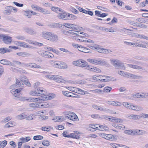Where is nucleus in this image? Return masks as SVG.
Here are the masks:
<instances>
[{"instance_id":"nucleus-1","label":"nucleus","mask_w":148,"mask_h":148,"mask_svg":"<svg viewBox=\"0 0 148 148\" xmlns=\"http://www.w3.org/2000/svg\"><path fill=\"white\" fill-rule=\"evenodd\" d=\"M45 93V90L42 87H38L37 89L30 91L29 94V95L32 96H38L43 95Z\"/></svg>"},{"instance_id":"nucleus-2","label":"nucleus","mask_w":148,"mask_h":148,"mask_svg":"<svg viewBox=\"0 0 148 148\" xmlns=\"http://www.w3.org/2000/svg\"><path fill=\"white\" fill-rule=\"evenodd\" d=\"M87 61L90 63L96 65L103 66L107 64V62L105 60L97 59L96 58L88 59Z\"/></svg>"},{"instance_id":"nucleus-3","label":"nucleus","mask_w":148,"mask_h":148,"mask_svg":"<svg viewBox=\"0 0 148 148\" xmlns=\"http://www.w3.org/2000/svg\"><path fill=\"white\" fill-rule=\"evenodd\" d=\"M65 116L66 118L68 119L73 121H77L79 119L77 115L74 112L68 111L65 112Z\"/></svg>"},{"instance_id":"nucleus-4","label":"nucleus","mask_w":148,"mask_h":148,"mask_svg":"<svg viewBox=\"0 0 148 148\" xmlns=\"http://www.w3.org/2000/svg\"><path fill=\"white\" fill-rule=\"evenodd\" d=\"M15 85H11L10 87V91L11 93L14 96L17 97L20 96V93L23 89L22 88H18L16 87Z\"/></svg>"},{"instance_id":"nucleus-5","label":"nucleus","mask_w":148,"mask_h":148,"mask_svg":"<svg viewBox=\"0 0 148 148\" xmlns=\"http://www.w3.org/2000/svg\"><path fill=\"white\" fill-rule=\"evenodd\" d=\"M122 104L126 108L134 110L139 111L143 109L140 106H134L126 102H123Z\"/></svg>"},{"instance_id":"nucleus-6","label":"nucleus","mask_w":148,"mask_h":148,"mask_svg":"<svg viewBox=\"0 0 148 148\" xmlns=\"http://www.w3.org/2000/svg\"><path fill=\"white\" fill-rule=\"evenodd\" d=\"M111 64L114 66L122 68H124V64L118 60L112 59L110 60Z\"/></svg>"},{"instance_id":"nucleus-7","label":"nucleus","mask_w":148,"mask_h":148,"mask_svg":"<svg viewBox=\"0 0 148 148\" xmlns=\"http://www.w3.org/2000/svg\"><path fill=\"white\" fill-rule=\"evenodd\" d=\"M53 33L49 32L44 31L41 34V36L43 38L50 41Z\"/></svg>"},{"instance_id":"nucleus-8","label":"nucleus","mask_w":148,"mask_h":148,"mask_svg":"<svg viewBox=\"0 0 148 148\" xmlns=\"http://www.w3.org/2000/svg\"><path fill=\"white\" fill-rule=\"evenodd\" d=\"M56 96L55 94L51 93L47 94V95H44L41 96L40 99L41 100V102L42 101L47 100H48L54 98Z\"/></svg>"},{"instance_id":"nucleus-9","label":"nucleus","mask_w":148,"mask_h":148,"mask_svg":"<svg viewBox=\"0 0 148 148\" xmlns=\"http://www.w3.org/2000/svg\"><path fill=\"white\" fill-rule=\"evenodd\" d=\"M22 66L36 69H40L41 68V67L40 65L34 63H23L22 64Z\"/></svg>"},{"instance_id":"nucleus-10","label":"nucleus","mask_w":148,"mask_h":148,"mask_svg":"<svg viewBox=\"0 0 148 148\" xmlns=\"http://www.w3.org/2000/svg\"><path fill=\"white\" fill-rule=\"evenodd\" d=\"M0 38L3 39L4 42L6 44H10L12 41V38L8 36L2 35H0Z\"/></svg>"},{"instance_id":"nucleus-11","label":"nucleus","mask_w":148,"mask_h":148,"mask_svg":"<svg viewBox=\"0 0 148 148\" xmlns=\"http://www.w3.org/2000/svg\"><path fill=\"white\" fill-rule=\"evenodd\" d=\"M67 13L65 12L63 10L62 11H60L57 15V17L59 19L67 20Z\"/></svg>"},{"instance_id":"nucleus-12","label":"nucleus","mask_w":148,"mask_h":148,"mask_svg":"<svg viewBox=\"0 0 148 148\" xmlns=\"http://www.w3.org/2000/svg\"><path fill=\"white\" fill-rule=\"evenodd\" d=\"M40 99L41 97L38 98L29 97L27 98V101L30 102H35L38 103H41L42 102Z\"/></svg>"},{"instance_id":"nucleus-13","label":"nucleus","mask_w":148,"mask_h":148,"mask_svg":"<svg viewBox=\"0 0 148 148\" xmlns=\"http://www.w3.org/2000/svg\"><path fill=\"white\" fill-rule=\"evenodd\" d=\"M83 60L82 59H79L73 62V64L76 66L83 67Z\"/></svg>"},{"instance_id":"nucleus-14","label":"nucleus","mask_w":148,"mask_h":148,"mask_svg":"<svg viewBox=\"0 0 148 148\" xmlns=\"http://www.w3.org/2000/svg\"><path fill=\"white\" fill-rule=\"evenodd\" d=\"M54 81L58 83H65L66 81L62 77H59L57 75H55Z\"/></svg>"},{"instance_id":"nucleus-15","label":"nucleus","mask_w":148,"mask_h":148,"mask_svg":"<svg viewBox=\"0 0 148 148\" xmlns=\"http://www.w3.org/2000/svg\"><path fill=\"white\" fill-rule=\"evenodd\" d=\"M51 63L53 66L54 67L60 69L61 61H55L51 60Z\"/></svg>"},{"instance_id":"nucleus-16","label":"nucleus","mask_w":148,"mask_h":148,"mask_svg":"<svg viewBox=\"0 0 148 148\" xmlns=\"http://www.w3.org/2000/svg\"><path fill=\"white\" fill-rule=\"evenodd\" d=\"M101 75V81L109 82L112 81L113 80V77H112Z\"/></svg>"},{"instance_id":"nucleus-17","label":"nucleus","mask_w":148,"mask_h":148,"mask_svg":"<svg viewBox=\"0 0 148 148\" xmlns=\"http://www.w3.org/2000/svg\"><path fill=\"white\" fill-rule=\"evenodd\" d=\"M0 63L3 64L5 65L13 66L14 64L12 62L6 59H2L0 61Z\"/></svg>"},{"instance_id":"nucleus-18","label":"nucleus","mask_w":148,"mask_h":148,"mask_svg":"<svg viewBox=\"0 0 148 148\" xmlns=\"http://www.w3.org/2000/svg\"><path fill=\"white\" fill-rule=\"evenodd\" d=\"M62 92L63 94L64 95L67 97H78L77 96H73V95H75L73 93L71 92H68L67 91H62Z\"/></svg>"},{"instance_id":"nucleus-19","label":"nucleus","mask_w":148,"mask_h":148,"mask_svg":"<svg viewBox=\"0 0 148 148\" xmlns=\"http://www.w3.org/2000/svg\"><path fill=\"white\" fill-rule=\"evenodd\" d=\"M45 49L46 51H52L57 55H59L60 54V52L59 51L51 47H45Z\"/></svg>"},{"instance_id":"nucleus-20","label":"nucleus","mask_w":148,"mask_h":148,"mask_svg":"<svg viewBox=\"0 0 148 148\" xmlns=\"http://www.w3.org/2000/svg\"><path fill=\"white\" fill-rule=\"evenodd\" d=\"M26 41L30 44L34 45H37L39 46H42L43 44L37 42H34V41L30 40H27Z\"/></svg>"},{"instance_id":"nucleus-21","label":"nucleus","mask_w":148,"mask_h":148,"mask_svg":"<svg viewBox=\"0 0 148 148\" xmlns=\"http://www.w3.org/2000/svg\"><path fill=\"white\" fill-rule=\"evenodd\" d=\"M64 117L63 116H56L52 119L55 122H62L64 121Z\"/></svg>"},{"instance_id":"nucleus-22","label":"nucleus","mask_w":148,"mask_h":148,"mask_svg":"<svg viewBox=\"0 0 148 148\" xmlns=\"http://www.w3.org/2000/svg\"><path fill=\"white\" fill-rule=\"evenodd\" d=\"M38 51L39 53L42 56L47 58L48 55V54L49 53V52L47 51L46 50L45 51L43 50H41Z\"/></svg>"},{"instance_id":"nucleus-23","label":"nucleus","mask_w":148,"mask_h":148,"mask_svg":"<svg viewBox=\"0 0 148 148\" xmlns=\"http://www.w3.org/2000/svg\"><path fill=\"white\" fill-rule=\"evenodd\" d=\"M26 117V115L24 113L18 115L16 116V118L18 120H21L25 119Z\"/></svg>"},{"instance_id":"nucleus-24","label":"nucleus","mask_w":148,"mask_h":148,"mask_svg":"<svg viewBox=\"0 0 148 148\" xmlns=\"http://www.w3.org/2000/svg\"><path fill=\"white\" fill-rule=\"evenodd\" d=\"M128 67L136 69H143L142 67L137 65H133L131 64H127Z\"/></svg>"},{"instance_id":"nucleus-25","label":"nucleus","mask_w":148,"mask_h":148,"mask_svg":"<svg viewBox=\"0 0 148 148\" xmlns=\"http://www.w3.org/2000/svg\"><path fill=\"white\" fill-rule=\"evenodd\" d=\"M108 104L110 105H112L114 106H120L121 105V103L118 101H109Z\"/></svg>"},{"instance_id":"nucleus-26","label":"nucleus","mask_w":148,"mask_h":148,"mask_svg":"<svg viewBox=\"0 0 148 148\" xmlns=\"http://www.w3.org/2000/svg\"><path fill=\"white\" fill-rule=\"evenodd\" d=\"M16 125V123L13 121H10L5 125V127L6 128L13 127Z\"/></svg>"},{"instance_id":"nucleus-27","label":"nucleus","mask_w":148,"mask_h":148,"mask_svg":"<svg viewBox=\"0 0 148 148\" xmlns=\"http://www.w3.org/2000/svg\"><path fill=\"white\" fill-rule=\"evenodd\" d=\"M12 85H15L16 87L18 88L21 87L22 88L23 87V83L21 84L20 83V80L18 79H16V84Z\"/></svg>"},{"instance_id":"nucleus-28","label":"nucleus","mask_w":148,"mask_h":148,"mask_svg":"<svg viewBox=\"0 0 148 148\" xmlns=\"http://www.w3.org/2000/svg\"><path fill=\"white\" fill-rule=\"evenodd\" d=\"M62 25L64 26L67 28H71L72 29H74L75 28V25L73 24L67 23H63Z\"/></svg>"},{"instance_id":"nucleus-29","label":"nucleus","mask_w":148,"mask_h":148,"mask_svg":"<svg viewBox=\"0 0 148 148\" xmlns=\"http://www.w3.org/2000/svg\"><path fill=\"white\" fill-rule=\"evenodd\" d=\"M80 34L77 35V36L73 37V38L76 40L78 42H82L83 40V38L82 36H80Z\"/></svg>"},{"instance_id":"nucleus-30","label":"nucleus","mask_w":148,"mask_h":148,"mask_svg":"<svg viewBox=\"0 0 148 148\" xmlns=\"http://www.w3.org/2000/svg\"><path fill=\"white\" fill-rule=\"evenodd\" d=\"M5 9H9L11 12L16 13L17 12V9L14 7L12 6H7L5 8Z\"/></svg>"},{"instance_id":"nucleus-31","label":"nucleus","mask_w":148,"mask_h":148,"mask_svg":"<svg viewBox=\"0 0 148 148\" xmlns=\"http://www.w3.org/2000/svg\"><path fill=\"white\" fill-rule=\"evenodd\" d=\"M31 138L29 136H28L25 138H21L19 140L23 143H25L31 140Z\"/></svg>"},{"instance_id":"nucleus-32","label":"nucleus","mask_w":148,"mask_h":148,"mask_svg":"<svg viewBox=\"0 0 148 148\" xmlns=\"http://www.w3.org/2000/svg\"><path fill=\"white\" fill-rule=\"evenodd\" d=\"M67 20H74L77 19V17L74 15L67 13Z\"/></svg>"},{"instance_id":"nucleus-33","label":"nucleus","mask_w":148,"mask_h":148,"mask_svg":"<svg viewBox=\"0 0 148 148\" xmlns=\"http://www.w3.org/2000/svg\"><path fill=\"white\" fill-rule=\"evenodd\" d=\"M11 51V50L6 48H1L0 49V53L2 54L6 52H9Z\"/></svg>"},{"instance_id":"nucleus-34","label":"nucleus","mask_w":148,"mask_h":148,"mask_svg":"<svg viewBox=\"0 0 148 148\" xmlns=\"http://www.w3.org/2000/svg\"><path fill=\"white\" fill-rule=\"evenodd\" d=\"M16 54L20 56L26 57L29 56V54L26 52H20L16 53Z\"/></svg>"},{"instance_id":"nucleus-35","label":"nucleus","mask_w":148,"mask_h":148,"mask_svg":"<svg viewBox=\"0 0 148 148\" xmlns=\"http://www.w3.org/2000/svg\"><path fill=\"white\" fill-rule=\"evenodd\" d=\"M51 9L52 11L59 13L60 11H62V9L58 7L53 6L51 7Z\"/></svg>"},{"instance_id":"nucleus-36","label":"nucleus","mask_w":148,"mask_h":148,"mask_svg":"<svg viewBox=\"0 0 148 148\" xmlns=\"http://www.w3.org/2000/svg\"><path fill=\"white\" fill-rule=\"evenodd\" d=\"M20 47H22L27 48H31L32 47L31 46H30L26 43L22 42H21Z\"/></svg>"},{"instance_id":"nucleus-37","label":"nucleus","mask_w":148,"mask_h":148,"mask_svg":"<svg viewBox=\"0 0 148 148\" xmlns=\"http://www.w3.org/2000/svg\"><path fill=\"white\" fill-rule=\"evenodd\" d=\"M58 40V36L53 33L50 41L52 42H57Z\"/></svg>"},{"instance_id":"nucleus-38","label":"nucleus","mask_w":148,"mask_h":148,"mask_svg":"<svg viewBox=\"0 0 148 148\" xmlns=\"http://www.w3.org/2000/svg\"><path fill=\"white\" fill-rule=\"evenodd\" d=\"M25 31L27 33L31 35L36 34V31L31 29L26 28Z\"/></svg>"},{"instance_id":"nucleus-39","label":"nucleus","mask_w":148,"mask_h":148,"mask_svg":"<svg viewBox=\"0 0 148 148\" xmlns=\"http://www.w3.org/2000/svg\"><path fill=\"white\" fill-rule=\"evenodd\" d=\"M36 115L34 114H31L28 116L26 115L25 119L27 120L31 121L35 119L36 118Z\"/></svg>"},{"instance_id":"nucleus-40","label":"nucleus","mask_w":148,"mask_h":148,"mask_svg":"<svg viewBox=\"0 0 148 148\" xmlns=\"http://www.w3.org/2000/svg\"><path fill=\"white\" fill-rule=\"evenodd\" d=\"M109 130L108 127L107 126L105 125H99V130L102 131H106Z\"/></svg>"},{"instance_id":"nucleus-41","label":"nucleus","mask_w":148,"mask_h":148,"mask_svg":"<svg viewBox=\"0 0 148 148\" xmlns=\"http://www.w3.org/2000/svg\"><path fill=\"white\" fill-rule=\"evenodd\" d=\"M134 36L136 37L139 38H143L148 40V37L143 35H140L138 34H135Z\"/></svg>"},{"instance_id":"nucleus-42","label":"nucleus","mask_w":148,"mask_h":148,"mask_svg":"<svg viewBox=\"0 0 148 148\" xmlns=\"http://www.w3.org/2000/svg\"><path fill=\"white\" fill-rule=\"evenodd\" d=\"M69 34H71L74 35H78L79 34L83 35V32H80L76 31H72L69 30Z\"/></svg>"},{"instance_id":"nucleus-43","label":"nucleus","mask_w":148,"mask_h":148,"mask_svg":"<svg viewBox=\"0 0 148 148\" xmlns=\"http://www.w3.org/2000/svg\"><path fill=\"white\" fill-rule=\"evenodd\" d=\"M105 139L108 140L113 141L114 140V136L111 134H107Z\"/></svg>"},{"instance_id":"nucleus-44","label":"nucleus","mask_w":148,"mask_h":148,"mask_svg":"<svg viewBox=\"0 0 148 148\" xmlns=\"http://www.w3.org/2000/svg\"><path fill=\"white\" fill-rule=\"evenodd\" d=\"M118 73L123 76L125 77H128L129 73L126 72H125L123 71H119L118 72Z\"/></svg>"},{"instance_id":"nucleus-45","label":"nucleus","mask_w":148,"mask_h":148,"mask_svg":"<svg viewBox=\"0 0 148 148\" xmlns=\"http://www.w3.org/2000/svg\"><path fill=\"white\" fill-rule=\"evenodd\" d=\"M127 117L130 119H138V115H127Z\"/></svg>"},{"instance_id":"nucleus-46","label":"nucleus","mask_w":148,"mask_h":148,"mask_svg":"<svg viewBox=\"0 0 148 148\" xmlns=\"http://www.w3.org/2000/svg\"><path fill=\"white\" fill-rule=\"evenodd\" d=\"M51 27L52 28L61 27L62 25L58 23H55L51 24Z\"/></svg>"},{"instance_id":"nucleus-47","label":"nucleus","mask_w":148,"mask_h":148,"mask_svg":"<svg viewBox=\"0 0 148 148\" xmlns=\"http://www.w3.org/2000/svg\"><path fill=\"white\" fill-rule=\"evenodd\" d=\"M31 11L29 10L26 11L24 12V15L28 18H30L32 15Z\"/></svg>"},{"instance_id":"nucleus-48","label":"nucleus","mask_w":148,"mask_h":148,"mask_svg":"<svg viewBox=\"0 0 148 148\" xmlns=\"http://www.w3.org/2000/svg\"><path fill=\"white\" fill-rule=\"evenodd\" d=\"M60 69H67L68 68V66L66 63L64 62L61 61Z\"/></svg>"},{"instance_id":"nucleus-49","label":"nucleus","mask_w":148,"mask_h":148,"mask_svg":"<svg viewBox=\"0 0 148 148\" xmlns=\"http://www.w3.org/2000/svg\"><path fill=\"white\" fill-rule=\"evenodd\" d=\"M52 129V128L51 127H43L41 128V129L43 131H49L51 130Z\"/></svg>"},{"instance_id":"nucleus-50","label":"nucleus","mask_w":148,"mask_h":148,"mask_svg":"<svg viewBox=\"0 0 148 148\" xmlns=\"http://www.w3.org/2000/svg\"><path fill=\"white\" fill-rule=\"evenodd\" d=\"M128 77H132L133 78H141L142 77L141 76H137L135 75H133V74L129 73L128 75Z\"/></svg>"},{"instance_id":"nucleus-51","label":"nucleus","mask_w":148,"mask_h":148,"mask_svg":"<svg viewBox=\"0 0 148 148\" xmlns=\"http://www.w3.org/2000/svg\"><path fill=\"white\" fill-rule=\"evenodd\" d=\"M43 137L41 135H37L34 137L33 139L35 140H39L43 139Z\"/></svg>"},{"instance_id":"nucleus-52","label":"nucleus","mask_w":148,"mask_h":148,"mask_svg":"<svg viewBox=\"0 0 148 148\" xmlns=\"http://www.w3.org/2000/svg\"><path fill=\"white\" fill-rule=\"evenodd\" d=\"M101 75H99L97 76L94 75L92 76V78L94 80H95L98 81H101Z\"/></svg>"},{"instance_id":"nucleus-53","label":"nucleus","mask_w":148,"mask_h":148,"mask_svg":"<svg viewBox=\"0 0 148 148\" xmlns=\"http://www.w3.org/2000/svg\"><path fill=\"white\" fill-rule=\"evenodd\" d=\"M7 142L6 140H4L2 142H1L0 144V148H3L6 145Z\"/></svg>"},{"instance_id":"nucleus-54","label":"nucleus","mask_w":148,"mask_h":148,"mask_svg":"<svg viewBox=\"0 0 148 148\" xmlns=\"http://www.w3.org/2000/svg\"><path fill=\"white\" fill-rule=\"evenodd\" d=\"M23 82L24 84L26 85L28 87H30L31 86V83L29 82L28 79L27 80H25V79H23Z\"/></svg>"},{"instance_id":"nucleus-55","label":"nucleus","mask_w":148,"mask_h":148,"mask_svg":"<svg viewBox=\"0 0 148 148\" xmlns=\"http://www.w3.org/2000/svg\"><path fill=\"white\" fill-rule=\"evenodd\" d=\"M66 88L69 90L75 92L76 87L72 86H66Z\"/></svg>"},{"instance_id":"nucleus-56","label":"nucleus","mask_w":148,"mask_h":148,"mask_svg":"<svg viewBox=\"0 0 148 148\" xmlns=\"http://www.w3.org/2000/svg\"><path fill=\"white\" fill-rule=\"evenodd\" d=\"M42 144L46 146H48L50 145V142L47 140H44L42 142Z\"/></svg>"},{"instance_id":"nucleus-57","label":"nucleus","mask_w":148,"mask_h":148,"mask_svg":"<svg viewBox=\"0 0 148 148\" xmlns=\"http://www.w3.org/2000/svg\"><path fill=\"white\" fill-rule=\"evenodd\" d=\"M55 75H46L45 76V77L46 78L54 80Z\"/></svg>"},{"instance_id":"nucleus-58","label":"nucleus","mask_w":148,"mask_h":148,"mask_svg":"<svg viewBox=\"0 0 148 148\" xmlns=\"http://www.w3.org/2000/svg\"><path fill=\"white\" fill-rule=\"evenodd\" d=\"M75 92L81 94H82L83 91L82 89L76 87Z\"/></svg>"},{"instance_id":"nucleus-59","label":"nucleus","mask_w":148,"mask_h":148,"mask_svg":"<svg viewBox=\"0 0 148 148\" xmlns=\"http://www.w3.org/2000/svg\"><path fill=\"white\" fill-rule=\"evenodd\" d=\"M123 121L121 119H119L118 118L114 117V120L113 122L118 123V122H122Z\"/></svg>"},{"instance_id":"nucleus-60","label":"nucleus","mask_w":148,"mask_h":148,"mask_svg":"<svg viewBox=\"0 0 148 148\" xmlns=\"http://www.w3.org/2000/svg\"><path fill=\"white\" fill-rule=\"evenodd\" d=\"M133 132L134 130H127L125 131V133L129 135H134Z\"/></svg>"},{"instance_id":"nucleus-61","label":"nucleus","mask_w":148,"mask_h":148,"mask_svg":"<svg viewBox=\"0 0 148 148\" xmlns=\"http://www.w3.org/2000/svg\"><path fill=\"white\" fill-rule=\"evenodd\" d=\"M89 126L90 128L91 129H94L95 130H99V128L98 127H96L95 124H90L89 125Z\"/></svg>"},{"instance_id":"nucleus-62","label":"nucleus","mask_w":148,"mask_h":148,"mask_svg":"<svg viewBox=\"0 0 148 148\" xmlns=\"http://www.w3.org/2000/svg\"><path fill=\"white\" fill-rule=\"evenodd\" d=\"M84 13L88 14L89 15L91 16L93 15V13L92 11L90 10L87 11L85 9H84Z\"/></svg>"},{"instance_id":"nucleus-63","label":"nucleus","mask_w":148,"mask_h":148,"mask_svg":"<svg viewBox=\"0 0 148 148\" xmlns=\"http://www.w3.org/2000/svg\"><path fill=\"white\" fill-rule=\"evenodd\" d=\"M16 38L18 40H23L25 39V37L21 35L18 36L16 37Z\"/></svg>"},{"instance_id":"nucleus-64","label":"nucleus","mask_w":148,"mask_h":148,"mask_svg":"<svg viewBox=\"0 0 148 148\" xmlns=\"http://www.w3.org/2000/svg\"><path fill=\"white\" fill-rule=\"evenodd\" d=\"M29 106L31 107H40L39 106V105H38L36 103H32L29 104Z\"/></svg>"}]
</instances>
